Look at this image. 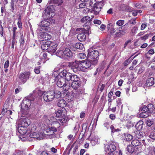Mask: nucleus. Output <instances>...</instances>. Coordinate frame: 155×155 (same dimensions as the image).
Segmentation results:
<instances>
[{"mask_svg":"<svg viewBox=\"0 0 155 155\" xmlns=\"http://www.w3.org/2000/svg\"><path fill=\"white\" fill-rule=\"evenodd\" d=\"M57 55L62 58H70L73 56V53L70 49L65 48L63 51H58L56 53Z\"/></svg>","mask_w":155,"mask_h":155,"instance_id":"obj_4","label":"nucleus"},{"mask_svg":"<svg viewBox=\"0 0 155 155\" xmlns=\"http://www.w3.org/2000/svg\"><path fill=\"white\" fill-rule=\"evenodd\" d=\"M58 75L60 77L64 78L65 80L67 81H71L74 82L80 80V78L77 75L73 74L64 69L60 70Z\"/></svg>","mask_w":155,"mask_h":155,"instance_id":"obj_1","label":"nucleus"},{"mask_svg":"<svg viewBox=\"0 0 155 155\" xmlns=\"http://www.w3.org/2000/svg\"><path fill=\"white\" fill-rule=\"evenodd\" d=\"M27 127L19 126L18 127V130L21 134L22 135H27L28 134L27 133Z\"/></svg>","mask_w":155,"mask_h":155,"instance_id":"obj_16","label":"nucleus"},{"mask_svg":"<svg viewBox=\"0 0 155 155\" xmlns=\"http://www.w3.org/2000/svg\"><path fill=\"white\" fill-rule=\"evenodd\" d=\"M154 78L151 77L148 78L146 81V84L148 86H151L154 84Z\"/></svg>","mask_w":155,"mask_h":155,"instance_id":"obj_28","label":"nucleus"},{"mask_svg":"<svg viewBox=\"0 0 155 155\" xmlns=\"http://www.w3.org/2000/svg\"><path fill=\"white\" fill-rule=\"evenodd\" d=\"M104 67H105V66H104V64H103V65H101L100 67L97 68V69L96 70V71L97 72H98V71H102L103 70V69L104 68Z\"/></svg>","mask_w":155,"mask_h":155,"instance_id":"obj_52","label":"nucleus"},{"mask_svg":"<svg viewBox=\"0 0 155 155\" xmlns=\"http://www.w3.org/2000/svg\"><path fill=\"white\" fill-rule=\"evenodd\" d=\"M86 6V3H82L79 4V7L80 8H83L85 7Z\"/></svg>","mask_w":155,"mask_h":155,"instance_id":"obj_56","label":"nucleus"},{"mask_svg":"<svg viewBox=\"0 0 155 155\" xmlns=\"http://www.w3.org/2000/svg\"><path fill=\"white\" fill-rule=\"evenodd\" d=\"M69 1V0H51L49 4H50L51 2H53L54 4H57L58 6H59L62 4L64 1L67 2Z\"/></svg>","mask_w":155,"mask_h":155,"instance_id":"obj_21","label":"nucleus"},{"mask_svg":"<svg viewBox=\"0 0 155 155\" xmlns=\"http://www.w3.org/2000/svg\"><path fill=\"white\" fill-rule=\"evenodd\" d=\"M35 91H33L32 94H30L27 98H24L23 101L30 107L31 104V101H36V97H35Z\"/></svg>","mask_w":155,"mask_h":155,"instance_id":"obj_5","label":"nucleus"},{"mask_svg":"<svg viewBox=\"0 0 155 155\" xmlns=\"http://www.w3.org/2000/svg\"><path fill=\"white\" fill-rule=\"evenodd\" d=\"M86 57V55L85 53H81L77 54V58L79 59H84Z\"/></svg>","mask_w":155,"mask_h":155,"instance_id":"obj_38","label":"nucleus"},{"mask_svg":"<svg viewBox=\"0 0 155 155\" xmlns=\"http://www.w3.org/2000/svg\"><path fill=\"white\" fill-rule=\"evenodd\" d=\"M127 28L120 27L117 30V31L115 34L116 37H119L124 35L127 31Z\"/></svg>","mask_w":155,"mask_h":155,"instance_id":"obj_13","label":"nucleus"},{"mask_svg":"<svg viewBox=\"0 0 155 155\" xmlns=\"http://www.w3.org/2000/svg\"><path fill=\"white\" fill-rule=\"evenodd\" d=\"M146 124L148 126L150 127L153 124V121L151 119H148L146 121Z\"/></svg>","mask_w":155,"mask_h":155,"instance_id":"obj_42","label":"nucleus"},{"mask_svg":"<svg viewBox=\"0 0 155 155\" xmlns=\"http://www.w3.org/2000/svg\"><path fill=\"white\" fill-rule=\"evenodd\" d=\"M143 122L142 120H140L135 125V127L138 130H140L143 127Z\"/></svg>","mask_w":155,"mask_h":155,"instance_id":"obj_31","label":"nucleus"},{"mask_svg":"<svg viewBox=\"0 0 155 155\" xmlns=\"http://www.w3.org/2000/svg\"><path fill=\"white\" fill-rule=\"evenodd\" d=\"M55 98H58L61 97V93L60 91H55L54 93Z\"/></svg>","mask_w":155,"mask_h":155,"instance_id":"obj_41","label":"nucleus"},{"mask_svg":"<svg viewBox=\"0 0 155 155\" xmlns=\"http://www.w3.org/2000/svg\"><path fill=\"white\" fill-rule=\"evenodd\" d=\"M136 18H134V19H132L130 20L129 21V22L132 25H135L136 23Z\"/></svg>","mask_w":155,"mask_h":155,"instance_id":"obj_51","label":"nucleus"},{"mask_svg":"<svg viewBox=\"0 0 155 155\" xmlns=\"http://www.w3.org/2000/svg\"><path fill=\"white\" fill-rule=\"evenodd\" d=\"M127 150L130 153H132L134 150V148L131 146H128L127 148Z\"/></svg>","mask_w":155,"mask_h":155,"instance_id":"obj_35","label":"nucleus"},{"mask_svg":"<svg viewBox=\"0 0 155 155\" xmlns=\"http://www.w3.org/2000/svg\"><path fill=\"white\" fill-rule=\"evenodd\" d=\"M149 137L150 138L155 140V133H151L149 135Z\"/></svg>","mask_w":155,"mask_h":155,"instance_id":"obj_50","label":"nucleus"},{"mask_svg":"<svg viewBox=\"0 0 155 155\" xmlns=\"http://www.w3.org/2000/svg\"><path fill=\"white\" fill-rule=\"evenodd\" d=\"M24 37L23 34H22L20 37V38L19 40V42L21 45L23 44L25 42L24 41Z\"/></svg>","mask_w":155,"mask_h":155,"instance_id":"obj_47","label":"nucleus"},{"mask_svg":"<svg viewBox=\"0 0 155 155\" xmlns=\"http://www.w3.org/2000/svg\"><path fill=\"white\" fill-rule=\"evenodd\" d=\"M123 82V80H122V79L120 80L118 82V85L119 86H121L122 85Z\"/></svg>","mask_w":155,"mask_h":155,"instance_id":"obj_62","label":"nucleus"},{"mask_svg":"<svg viewBox=\"0 0 155 155\" xmlns=\"http://www.w3.org/2000/svg\"><path fill=\"white\" fill-rule=\"evenodd\" d=\"M50 22L48 21L47 20H44L41 21L40 24L38 25V26L40 27H48L50 25Z\"/></svg>","mask_w":155,"mask_h":155,"instance_id":"obj_22","label":"nucleus"},{"mask_svg":"<svg viewBox=\"0 0 155 155\" xmlns=\"http://www.w3.org/2000/svg\"><path fill=\"white\" fill-rule=\"evenodd\" d=\"M103 125L104 127H105L107 129H108L109 128V123L108 122H106L103 124Z\"/></svg>","mask_w":155,"mask_h":155,"instance_id":"obj_58","label":"nucleus"},{"mask_svg":"<svg viewBox=\"0 0 155 155\" xmlns=\"http://www.w3.org/2000/svg\"><path fill=\"white\" fill-rule=\"evenodd\" d=\"M34 91H35V97H36V101L37 100V97H38V96H41V95L44 94L45 93H44V91H41L40 90H38V92H37V91L35 90Z\"/></svg>","mask_w":155,"mask_h":155,"instance_id":"obj_39","label":"nucleus"},{"mask_svg":"<svg viewBox=\"0 0 155 155\" xmlns=\"http://www.w3.org/2000/svg\"><path fill=\"white\" fill-rule=\"evenodd\" d=\"M88 54L87 55L88 59H93V60H97V58L99 55V52L97 50L92 51V48H90L88 50ZM98 61V60H97Z\"/></svg>","mask_w":155,"mask_h":155,"instance_id":"obj_8","label":"nucleus"},{"mask_svg":"<svg viewBox=\"0 0 155 155\" xmlns=\"http://www.w3.org/2000/svg\"><path fill=\"white\" fill-rule=\"evenodd\" d=\"M132 59L130 58H128V59L125 61L123 63L124 65V66H126L128 65L131 62Z\"/></svg>","mask_w":155,"mask_h":155,"instance_id":"obj_45","label":"nucleus"},{"mask_svg":"<svg viewBox=\"0 0 155 155\" xmlns=\"http://www.w3.org/2000/svg\"><path fill=\"white\" fill-rule=\"evenodd\" d=\"M79 62L80 66L87 69L89 68L91 65H95L97 63L98 61L97 60L83 61Z\"/></svg>","mask_w":155,"mask_h":155,"instance_id":"obj_6","label":"nucleus"},{"mask_svg":"<svg viewBox=\"0 0 155 155\" xmlns=\"http://www.w3.org/2000/svg\"><path fill=\"white\" fill-rule=\"evenodd\" d=\"M50 43H51L50 41H47L46 42H45L44 44L42 45L41 46V48L44 50L49 49V44Z\"/></svg>","mask_w":155,"mask_h":155,"instance_id":"obj_29","label":"nucleus"},{"mask_svg":"<svg viewBox=\"0 0 155 155\" xmlns=\"http://www.w3.org/2000/svg\"><path fill=\"white\" fill-rule=\"evenodd\" d=\"M154 53V52L153 49H151L148 52V53L150 54H153Z\"/></svg>","mask_w":155,"mask_h":155,"instance_id":"obj_61","label":"nucleus"},{"mask_svg":"<svg viewBox=\"0 0 155 155\" xmlns=\"http://www.w3.org/2000/svg\"><path fill=\"white\" fill-rule=\"evenodd\" d=\"M134 5L135 7L138 8H141L143 6L142 4L139 3H135L134 4Z\"/></svg>","mask_w":155,"mask_h":155,"instance_id":"obj_53","label":"nucleus"},{"mask_svg":"<svg viewBox=\"0 0 155 155\" xmlns=\"http://www.w3.org/2000/svg\"><path fill=\"white\" fill-rule=\"evenodd\" d=\"M81 82L79 80L76 81L72 82L71 86L73 88L76 89L79 88L81 85Z\"/></svg>","mask_w":155,"mask_h":155,"instance_id":"obj_24","label":"nucleus"},{"mask_svg":"<svg viewBox=\"0 0 155 155\" xmlns=\"http://www.w3.org/2000/svg\"><path fill=\"white\" fill-rule=\"evenodd\" d=\"M94 24L100 25L101 24V22L100 20L95 19L94 20Z\"/></svg>","mask_w":155,"mask_h":155,"instance_id":"obj_54","label":"nucleus"},{"mask_svg":"<svg viewBox=\"0 0 155 155\" xmlns=\"http://www.w3.org/2000/svg\"><path fill=\"white\" fill-rule=\"evenodd\" d=\"M29 108V107L26 104H25L24 103V102L22 101L21 104V109L24 110H27Z\"/></svg>","mask_w":155,"mask_h":155,"instance_id":"obj_36","label":"nucleus"},{"mask_svg":"<svg viewBox=\"0 0 155 155\" xmlns=\"http://www.w3.org/2000/svg\"><path fill=\"white\" fill-rule=\"evenodd\" d=\"M105 87V85L104 84H102L101 86V87L100 88V90L101 92H102Z\"/></svg>","mask_w":155,"mask_h":155,"instance_id":"obj_63","label":"nucleus"},{"mask_svg":"<svg viewBox=\"0 0 155 155\" xmlns=\"http://www.w3.org/2000/svg\"><path fill=\"white\" fill-rule=\"evenodd\" d=\"M143 136V134L142 132L138 130L135 133L134 136L138 139H140Z\"/></svg>","mask_w":155,"mask_h":155,"instance_id":"obj_32","label":"nucleus"},{"mask_svg":"<svg viewBox=\"0 0 155 155\" xmlns=\"http://www.w3.org/2000/svg\"><path fill=\"white\" fill-rule=\"evenodd\" d=\"M43 133L41 132L39 133L33 132L29 135L30 137L35 138L37 139L40 140L42 139L44 136Z\"/></svg>","mask_w":155,"mask_h":155,"instance_id":"obj_15","label":"nucleus"},{"mask_svg":"<svg viewBox=\"0 0 155 155\" xmlns=\"http://www.w3.org/2000/svg\"><path fill=\"white\" fill-rule=\"evenodd\" d=\"M75 47L76 48L80 50H83L84 48L83 45L80 43H76Z\"/></svg>","mask_w":155,"mask_h":155,"instance_id":"obj_37","label":"nucleus"},{"mask_svg":"<svg viewBox=\"0 0 155 155\" xmlns=\"http://www.w3.org/2000/svg\"><path fill=\"white\" fill-rule=\"evenodd\" d=\"M58 43L55 42L49 44V50L52 52H54L57 50V47L58 45Z\"/></svg>","mask_w":155,"mask_h":155,"instance_id":"obj_17","label":"nucleus"},{"mask_svg":"<svg viewBox=\"0 0 155 155\" xmlns=\"http://www.w3.org/2000/svg\"><path fill=\"white\" fill-rule=\"evenodd\" d=\"M110 33L111 34H114L115 35V34L114 33L116 31V30L115 29L113 28H111V29H110Z\"/></svg>","mask_w":155,"mask_h":155,"instance_id":"obj_59","label":"nucleus"},{"mask_svg":"<svg viewBox=\"0 0 155 155\" xmlns=\"http://www.w3.org/2000/svg\"><path fill=\"white\" fill-rule=\"evenodd\" d=\"M40 68L41 67L40 66L35 67L34 69V71L36 74H38L40 73Z\"/></svg>","mask_w":155,"mask_h":155,"instance_id":"obj_46","label":"nucleus"},{"mask_svg":"<svg viewBox=\"0 0 155 155\" xmlns=\"http://www.w3.org/2000/svg\"><path fill=\"white\" fill-rule=\"evenodd\" d=\"M55 114L57 117L60 118L59 120L61 123H65L68 120V117L65 115V112H64L61 110H58Z\"/></svg>","mask_w":155,"mask_h":155,"instance_id":"obj_9","label":"nucleus"},{"mask_svg":"<svg viewBox=\"0 0 155 155\" xmlns=\"http://www.w3.org/2000/svg\"><path fill=\"white\" fill-rule=\"evenodd\" d=\"M91 19H90V17L88 16L83 17V18L81 20V22L82 23H84L85 22H89L91 23Z\"/></svg>","mask_w":155,"mask_h":155,"instance_id":"obj_33","label":"nucleus"},{"mask_svg":"<svg viewBox=\"0 0 155 155\" xmlns=\"http://www.w3.org/2000/svg\"><path fill=\"white\" fill-rule=\"evenodd\" d=\"M77 38L81 41H84L86 39V36L84 33H81L78 34Z\"/></svg>","mask_w":155,"mask_h":155,"instance_id":"obj_25","label":"nucleus"},{"mask_svg":"<svg viewBox=\"0 0 155 155\" xmlns=\"http://www.w3.org/2000/svg\"><path fill=\"white\" fill-rule=\"evenodd\" d=\"M40 36L43 39V41L48 40H48H50L51 38V36L48 33H44L42 32H41V34L40 35Z\"/></svg>","mask_w":155,"mask_h":155,"instance_id":"obj_19","label":"nucleus"},{"mask_svg":"<svg viewBox=\"0 0 155 155\" xmlns=\"http://www.w3.org/2000/svg\"><path fill=\"white\" fill-rule=\"evenodd\" d=\"M60 126L59 123L58 122H54L51 124V127L43 130V134L45 135H51L52 137L54 136V132L57 131V128H58Z\"/></svg>","mask_w":155,"mask_h":155,"instance_id":"obj_2","label":"nucleus"},{"mask_svg":"<svg viewBox=\"0 0 155 155\" xmlns=\"http://www.w3.org/2000/svg\"><path fill=\"white\" fill-rule=\"evenodd\" d=\"M107 151H106V153L105 155H114V153L113 152H107Z\"/></svg>","mask_w":155,"mask_h":155,"instance_id":"obj_64","label":"nucleus"},{"mask_svg":"<svg viewBox=\"0 0 155 155\" xmlns=\"http://www.w3.org/2000/svg\"><path fill=\"white\" fill-rule=\"evenodd\" d=\"M29 73L25 72L21 74L19 76V79L22 83H24L29 78Z\"/></svg>","mask_w":155,"mask_h":155,"instance_id":"obj_14","label":"nucleus"},{"mask_svg":"<svg viewBox=\"0 0 155 155\" xmlns=\"http://www.w3.org/2000/svg\"><path fill=\"white\" fill-rule=\"evenodd\" d=\"M47 54L46 52H44L43 54V57L41 58V60L43 61V59L47 60Z\"/></svg>","mask_w":155,"mask_h":155,"instance_id":"obj_55","label":"nucleus"},{"mask_svg":"<svg viewBox=\"0 0 155 155\" xmlns=\"http://www.w3.org/2000/svg\"><path fill=\"white\" fill-rule=\"evenodd\" d=\"M152 35L150 33L149 34H146L144 36L140 37L139 38L142 40H145L148 38L150 36Z\"/></svg>","mask_w":155,"mask_h":155,"instance_id":"obj_40","label":"nucleus"},{"mask_svg":"<svg viewBox=\"0 0 155 155\" xmlns=\"http://www.w3.org/2000/svg\"><path fill=\"white\" fill-rule=\"evenodd\" d=\"M142 111V112L139 114V117L141 118H146L149 116V113H154L155 109L153 104H150L147 106H143Z\"/></svg>","mask_w":155,"mask_h":155,"instance_id":"obj_3","label":"nucleus"},{"mask_svg":"<svg viewBox=\"0 0 155 155\" xmlns=\"http://www.w3.org/2000/svg\"><path fill=\"white\" fill-rule=\"evenodd\" d=\"M147 26V25L146 24H142L141 26V30H144Z\"/></svg>","mask_w":155,"mask_h":155,"instance_id":"obj_60","label":"nucleus"},{"mask_svg":"<svg viewBox=\"0 0 155 155\" xmlns=\"http://www.w3.org/2000/svg\"><path fill=\"white\" fill-rule=\"evenodd\" d=\"M116 149V147L113 144H110L108 145L105 147V150L108 151V152H113V153Z\"/></svg>","mask_w":155,"mask_h":155,"instance_id":"obj_18","label":"nucleus"},{"mask_svg":"<svg viewBox=\"0 0 155 155\" xmlns=\"http://www.w3.org/2000/svg\"><path fill=\"white\" fill-rule=\"evenodd\" d=\"M55 91H51L45 93L43 96V99L45 101L49 102L52 101L55 98Z\"/></svg>","mask_w":155,"mask_h":155,"instance_id":"obj_7","label":"nucleus"},{"mask_svg":"<svg viewBox=\"0 0 155 155\" xmlns=\"http://www.w3.org/2000/svg\"><path fill=\"white\" fill-rule=\"evenodd\" d=\"M55 8V6L54 5L48 6L45 10V13L50 15V12H52V11L54 10Z\"/></svg>","mask_w":155,"mask_h":155,"instance_id":"obj_20","label":"nucleus"},{"mask_svg":"<svg viewBox=\"0 0 155 155\" xmlns=\"http://www.w3.org/2000/svg\"><path fill=\"white\" fill-rule=\"evenodd\" d=\"M103 5L101 2L98 3L92 8V12L95 15L99 14V12L101 11Z\"/></svg>","mask_w":155,"mask_h":155,"instance_id":"obj_11","label":"nucleus"},{"mask_svg":"<svg viewBox=\"0 0 155 155\" xmlns=\"http://www.w3.org/2000/svg\"><path fill=\"white\" fill-rule=\"evenodd\" d=\"M126 140L127 141H129L131 140L133 138L132 136L130 134H127L125 136Z\"/></svg>","mask_w":155,"mask_h":155,"instance_id":"obj_44","label":"nucleus"},{"mask_svg":"<svg viewBox=\"0 0 155 155\" xmlns=\"http://www.w3.org/2000/svg\"><path fill=\"white\" fill-rule=\"evenodd\" d=\"M90 22H86L83 25V30L86 33H89V30L90 29L89 25H91Z\"/></svg>","mask_w":155,"mask_h":155,"instance_id":"obj_27","label":"nucleus"},{"mask_svg":"<svg viewBox=\"0 0 155 155\" xmlns=\"http://www.w3.org/2000/svg\"><path fill=\"white\" fill-rule=\"evenodd\" d=\"M27 119L25 118H21L20 120V122L21 123V125L20 126L27 127L28 126V124L27 122Z\"/></svg>","mask_w":155,"mask_h":155,"instance_id":"obj_30","label":"nucleus"},{"mask_svg":"<svg viewBox=\"0 0 155 155\" xmlns=\"http://www.w3.org/2000/svg\"><path fill=\"white\" fill-rule=\"evenodd\" d=\"M124 23V21L123 20H118L117 22V24L119 26L123 25Z\"/></svg>","mask_w":155,"mask_h":155,"instance_id":"obj_48","label":"nucleus"},{"mask_svg":"<svg viewBox=\"0 0 155 155\" xmlns=\"http://www.w3.org/2000/svg\"><path fill=\"white\" fill-rule=\"evenodd\" d=\"M110 129L111 130V133H113L115 132L119 131L120 130V129H115L114 127V126L111 125L110 127Z\"/></svg>","mask_w":155,"mask_h":155,"instance_id":"obj_43","label":"nucleus"},{"mask_svg":"<svg viewBox=\"0 0 155 155\" xmlns=\"http://www.w3.org/2000/svg\"><path fill=\"white\" fill-rule=\"evenodd\" d=\"M68 66L71 68V69L74 72H76L78 70H79L80 69V62L78 61L75 62H69L68 63Z\"/></svg>","mask_w":155,"mask_h":155,"instance_id":"obj_10","label":"nucleus"},{"mask_svg":"<svg viewBox=\"0 0 155 155\" xmlns=\"http://www.w3.org/2000/svg\"><path fill=\"white\" fill-rule=\"evenodd\" d=\"M64 78L61 77L59 78L58 76L55 78L54 80L57 82V85L60 87H61L64 86H66V84L64 81Z\"/></svg>","mask_w":155,"mask_h":155,"instance_id":"obj_12","label":"nucleus"},{"mask_svg":"<svg viewBox=\"0 0 155 155\" xmlns=\"http://www.w3.org/2000/svg\"><path fill=\"white\" fill-rule=\"evenodd\" d=\"M138 28L136 26H134L131 31L132 33L135 34L137 33V31L138 30Z\"/></svg>","mask_w":155,"mask_h":155,"instance_id":"obj_49","label":"nucleus"},{"mask_svg":"<svg viewBox=\"0 0 155 155\" xmlns=\"http://www.w3.org/2000/svg\"><path fill=\"white\" fill-rule=\"evenodd\" d=\"M9 65V62L8 60L6 61L5 64H4V68H7L8 66Z\"/></svg>","mask_w":155,"mask_h":155,"instance_id":"obj_57","label":"nucleus"},{"mask_svg":"<svg viewBox=\"0 0 155 155\" xmlns=\"http://www.w3.org/2000/svg\"><path fill=\"white\" fill-rule=\"evenodd\" d=\"M101 2H97L96 0H90V5L92 7H93L98 3H101Z\"/></svg>","mask_w":155,"mask_h":155,"instance_id":"obj_34","label":"nucleus"},{"mask_svg":"<svg viewBox=\"0 0 155 155\" xmlns=\"http://www.w3.org/2000/svg\"><path fill=\"white\" fill-rule=\"evenodd\" d=\"M57 104L59 107H64L66 106L67 103L64 99L59 100L58 101Z\"/></svg>","mask_w":155,"mask_h":155,"instance_id":"obj_23","label":"nucleus"},{"mask_svg":"<svg viewBox=\"0 0 155 155\" xmlns=\"http://www.w3.org/2000/svg\"><path fill=\"white\" fill-rule=\"evenodd\" d=\"M131 144L134 147L139 146V147L142 146L141 141L138 140H133L131 142Z\"/></svg>","mask_w":155,"mask_h":155,"instance_id":"obj_26","label":"nucleus"}]
</instances>
